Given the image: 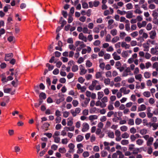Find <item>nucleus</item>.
<instances>
[{
	"label": "nucleus",
	"instance_id": "f257e3e1",
	"mask_svg": "<svg viewBox=\"0 0 158 158\" xmlns=\"http://www.w3.org/2000/svg\"><path fill=\"white\" fill-rule=\"evenodd\" d=\"M18 74V72L17 69L10 68V81L13 79L14 78L12 76L14 75L15 77H17Z\"/></svg>",
	"mask_w": 158,
	"mask_h": 158
},
{
	"label": "nucleus",
	"instance_id": "f03ea898",
	"mask_svg": "<svg viewBox=\"0 0 158 158\" xmlns=\"http://www.w3.org/2000/svg\"><path fill=\"white\" fill-rule=\"evenodd\" d=\"M89 128V126L88 124L87 123H85L83 124V128L81 131L82 132H85L88 130Z\"/></svg>",
	"mask_w": 158,
	"mask_h": 158
},
{
	"label": "nucleus",
	"instance_id": "7ed1b4c3",
	"mask_svg": "<svg viewBox=\"0 0 158 158\" xmlns=\"http://www.w3.org/2000/svg\"><path fill=\"white\" fill-rule=\"evenodd\" d=\"M17 77H15V79L11 82V84L15 88L16 87L18 84L19 81Z\"/></svg>",
	"mask_w": 158,
	"mask_h": 158
},
{
	"label": "nucleus",
	"instance_id": "20e7f679",
	"mask_svg": "<svg viewBox=\"0 0 158 158\" xmlns=\"http://www.w3.org/2000/svg\"><path fill=\"white\" fill-rule=\"evenodd\" d=\"M78 38L79 39L84 41L85 42H87V41L86 37L82 33H80L79 35Z\"/></svg>",
	"mask_w": 158,
	"mask_h": 158
},
{
	"label": "nucleus",
	"instance_id": "39448f33",
	"mask_svg": "<svg viewBox=\"0 0 158 158\" xmlns=\"http://www.w3.org/2000/svg\"><path fill=\"white\" fill-rule=\"evenodd\" d=\"M149 34L150 35V37L152 39H154L156 35V32L155 30H153L151 31Z\"/></svg>",
	"mask_w": 158,
	"mask_h": 158
},
{
	"label": "nucleus",
	"instance_id": "423d86ee",
	"mask_svg": "<svg viewBox=\"0 0 158 158\" xmlns=\"http://www.w3.org/2000/svg\"><path fill=\"white\" fill-rule=\"evenodd\" d=\"M112 56H113L114 59L115 60H118L121 59L120 56L117 55V53L116 52H114L112 54Z\"/></svg>",
	"mask_w": 158,
	"mask_h": 158
},
{
	"label": "nucleus",
	"instance_id": "0eeeda50",
	"mask_svg": "<svg viewBox=\"0 0 158 158\" xmlns=\"http://www.w3.org/2000/svg\"><path fill=\"white\" fill-rule=\"evenodd\" d=\"M10 80V76H8L7 78L6 77H3L1 81L2 82V83L5 84L8 81Z\"/></svg>",
	"mask_w": 158,
	"mask_h": 158
},
{
	"label": "nucleus",
	"instance_id": "6e6552de",
	"mask_svg": "<svg viewBox=\"0 0 158 158\" xmlns=\"http://www.w3.org/2000/svg\"><path fill=\"white\" fill-rule=\"evenodd\" d=\"M146 109V106L144 104L141 105L140 107H138V111H143L145 110Z\"/></svg>",
	"mask_w": 158,
	"mask_h": 158
},
{
	"label": "nucleus",
	"instance_id": "1a4fd4ad",
	"mask_svg": "<svg viewBox=\"0 0 158 158\" xmlns=\"http://www.w3.org/2000/svg\"><path fill=\"white\" fill-rule=\"evenodd\" d=\"M16 41V39L15 37L13 36L12 32H10V43H14Z\"/></svg>",
	"mask_w": 158,
	"mask_h": 158
},
{
	"label": "nucleus",
	"instance_id": "9d476101",
	"mask_svg": "<svg viewBox=\"0 0 158 158\" xmlns=\"http://www.w3.org/2000/svg\"><path fill=\"white\" fill-rule=\"evenodd\" d=\"M84 139L83 136L81 135H78L76 137V141L77 142H79L82 141Z\"/></svg>",
	"mask_w": 158,
	"mask_h": 158
},
{
	"label": "nucleus",
	"instance_id": "9b49d317",
	"mask_svg": "<svg viewBox=\"0 0 158 158\" xmlns=\"http://www.w3.org/2000/svg\"><path fill=\"white\" fill-rule=\"evenodd\" d=\"M39 97L40 98V99L41 100H42V99L41 98H42L43 99H45L46 98V95L45 93L42 92L40 93L39 95Z\"/></svg>",
	"mask_w": 158,
	"mask_h": 158
},
{
	"label": "nucleus",
	"instance_id": "f8f14e48",
	"mask_svg": "<svg viewBox=\"0 0 158 158\" xmlns=\"http://www.w3.org/2000/svg\"><path fill=\"white\" fill-rule=\"evenodd\" d=\"M121 46L122 47H125L126 49L129 48L130 46L129 44H127L125 42H123L122 43Z\"/></svg>",
	"mask_w": 158,
	"mask_h": 158
},
{
	"label": "nucleus",
	"instance_id": "ddd939ff",
	"mask_svg": "<svg viewBox=\"0 0 158 158\" xmlns=\"http://www.w3.org/2000/svg\"><path fill=\"white\" fill-rule=\"evenodd\" d=\"M98 98L99 100H100L104 96V94L102 92H98Z\"/></svg>",
	"mask_w": 158,
	"mask_h": 158
},
{
	"label": "nucleus",
	"instance_id": "4468645a",
	"mask_svg": "<svg viewBox=\"0 0 158 158\" xmlns=\"http://www.w3.org/2000/svg\"><path fill=\"white\" fill-rule=\"evenodd\" d=\"M158 49V46H156L155 48H152L151 49V53L152 54H156L157 52H158V51L156 50L154 52H153V50H156Z\"/></svg>",
	"mask_w": 158,
	"mask_h": 158
},
{
	"label": "nucleus",
	"instance_id": "2eb2a0df",
	"mask_svg": "<svg viewBox=\"0 0 158 158\" xmlns=\"http://www.w3.org/2000/svg\"><path fill=\"white\" fill-rule=\"evenodd\" d=\"M153 141V137H150L147 142V144L148 146H150L152 144V143Z\"/></svg>",
	"mask_w": 158,
	"mask_h": 158
},
{
	"label": "nucleus",
	"instance_id": "dca6fc26",
	"mask_svg": "<svg viewBox=\"0 0 158 158\" xmlns=\"http://www.w3.org/2000/svg\"><path fill=\"white\" fill-rule=\"evenodd\" d=\"M64 129L66 131H73L74 129V127L73 126L71 127H65L64 128Z\"/></svg>",
	"mask_w": 158,
	"mask_h": 158
},
{
	"label": "nucleus",
	"instance_id": "f3484780",
	"mask_svg": "<svg viewBox=\"0 0 158 158\" xmlns=\"http://www.w3.org/2000/svg\"><path fill=\"white\" fill-rule=\"evenodd\" d=\"M72 15H71L70 14L69 15V18L68 21V22L69 23H71L73 20V18L72 17Z\"/></svg>",
	"mask_w": 158,
	"mask_h": 158
},
{
	"label": "nucleus",
	"instance_id": "a211bd4d",
	"mask_svg": "<svg viewBox=\"0 0 158 158\" xmlns=\"http://www.w3.org/2000/svg\"><path fill=\"white\" fill-rule=\"evenodd\" d=\"M89 119L90 120H92L94 119H96L98 118V116L96 115H91L89 117Z\"/></svg>",
	"mask_w": 158,
	"mask_h": 158
},
{
	"label": "nucleus",
	"instance_id": "6ab92c4d",
	"mask_svg": "<svg viewBox=\"0 0 158 158\" xmlns=\"http://www.w3.org/2000/svg\"><path fill=\"white\" fill-rule=\"evenodd\" d=\"M142 121L141 119L137 118L135 120V123L137 125H139L142 122Z\"/></svg>",
	"mask_w": 158,
	"mask_h": 158
},
{
	"label": "nucleus",
	"instance_id": "aec40b11",
	"mask_svg": "<svg viewBox=\"0 0 158 158\" xmlns=\"http://www.w3.org/2000/svg\"><path fill=\"white\" fill-rule=\"evenodd\" d=\"M46 66L48 67L49 71L52 70L54 68V66L51 65L49 64L48 63L46 64Z\"/></svg>",
	"mask_w": 158,
	"mask_h": 158
},
{
	"label": "nucleus",
	"instance_id": "412c9836",
	"mask_svg": "<svg viewBox=\"0 0 158 158\" xmlns=\"http://www.w3.org/2000/svg\"><path fill=\"white\" fill-rule=\"evenodd\" d=\"M6 85H5L3 87L4 92L5 93H10V88H6Z\"/></svg>",
	"mask_w": 158,
	"mask_h": 158
},
{
	"label": "nucleus",
	"instance_id": "4be33fe9",
	"mask_svg": "<svg viewBox=\"0 0 158 158\" xmlns=\"http://www.w3.org/2000/svg\"><path fill=\"white\" fill-rule=\"evenodd\" d=\"M143 95L146 97H149L151 96V94L149 91H145L143 93Z\"/></svg>",
	"mask_w": 158,
	"mask_h": 158
},
{
	"label": "nucleus",
	"instance_id": "5701e85b",
	"mask_svg": "<svg viewBox=\"0 0 158 158\" xmlns=\"http://www.w3.org/2000/svg\"><path fill=\"white\" fill-rule=\"evenodd\" d=\"M143 140L141 139H139L136 141L137 144L139 145H141L143 143Z\"/></svg>",
	"mask_w": 158,
	"mask_h": 158
},
{
	"label": "nucleus",
	"instance_id": "b1692460",
	"mask_svg": "<svg viewBox=\"0 0 158 158\" xmlns=\"http://www.w3.org/2000/svg\"><path fill=\"white\" fill-rule=\"evenodd\" d=\"M144 75L146 78H148L150 77L151 74L149 72H146L144 73Z\"/></svg>",
	"mask_w": 158,
	"mask_h": 158
},
{
	"label": "nucleus",
	"instance_id": "393cba45",
	"mask_svg": "<svg viewBox=\"0 0 158 158\" xmlns=\"http://www.w3.org/2000/svg\"><path fill=\"white\" fill-rule=\"evenodd\" d=\"M143 47L144 48L143 49L144 51L148 52L149 51V46L147 45L146 44H143Z\"/></svg>",
	"mask_w": 158,
	"mask_h": 158
},
{
	"label": "nucleus",
	"instance_id": "a878e982",
	"mask_svg": "<svg viewBox=\"0 0 158 158\" xmlns=\"http://www.w3.org/2000/svg\"><path fill=\"white\" fill-rule=\"evenodd\" d=\"M78 70V67L77 65H74L72 67V70L73 72H76Z\"/></svg>",
	"mask_w": 158,
	"mask_h": 158
},
{
	"label": "nucleus",
	"instance_id": "bb28decb",
	"mask_svg": "<svg viewBox=\"0 0 158 158\" xmlns=\"http://www.w3.org/2000/svg\"><path fill=\"white\" fill-rule=\"evenodd\" d=\"M117 30L116 29H114L110 31V33L113 36H115L117 35Z\"/></svg>",
	"mask_w": 158,
	"mask_h": 158
},
{
	"label": "nucleus",
	"instance_id": "cd10ccee",
	"mask_svg": "<svg viewBox=\"0 0 158 158\" xmlns=\"http://www.w3.org/2000/svg\"><path fill=\"white\" fill-rule=\"evenodd\" d=\"M129 135L127 132H124L123 134H122L121 136L123 138H127L129 137Z\"/></svg>",
	"mask_w": 158,
	"mask_h": 158
},
{
	"label": "nucleus",
	"instance_id": "c85d7f7f",
	"mask_svg": "<svg viewBox=\"0 0 158 158\" xmlns=\"http://www.w3.org/2000/svg\"><path fill=\"white\" fill-rule=\"evenodd\" d=\"M129 143L128 140L126 139H123L121 142V143L123 145H127Z\"/></svg>",
	"mask_w": 158,
	"mask_h": 158
},
{
	"label": "nucleus",
	"instance_id": "c756f323",
	"mask_svg": "<svg viewBox=\"0 0 158 158\" xmlns=\"http://www.w3.org/2000/svg\"><path fill=\"white\" fill-rule=\"evenodd\" d=\"M58 151L60 152L61 153H64L66 152V150L64 148H60Z\"/></svg>",
	"mask_w": 158,
	"mask_h": 158
},
{
	"label": "nucleus",
	"instance_id": "7c9ffc66",
	"mask_svg": "<svg viewBox=\"0 0 158 158\" xmlns=\"http://www.w3.org/2000/svg\"><path fill=\"white\" fill-rule=\"evenodd\" d=\"M64 98L63 97H62L60 99H57L56 101V103L57 104H59L61 102L64 100Z\"/></svg>",
	"mask_w": 158,
	"mask_h": 158
},
{
	"label": "nucleus",
	"instance_id": "2f4dec72",
	"mask_svg": "<svg viewBox=\"0 0 158 158\" xmlns=\"http://www.w3.org/2000/svg\"><path fill=\"white\" fill-rule=\"evenodd\" d=\"M142 77V75L141 74H139L138 75H136L135 76V78L137 80H138L140 81H141V78Z\"/></svg>",
	"mask_w": 158,
	"mask_h": 158
},
{
	"label": "nucleus",
	"instance_id": "473e14b6",
	"mask_svg": "<svg viewBox=\"0 0 158 158\" xmlns=\"http://www.w3.org/2000/svg\"><path fill=\"white\" fill-rule=\"evenodd\" d=\"M149 124H150V127L151 126H152L154 128L153 129V130H155L157 128V127L156 123H152L150 122L149 123Z\"/></svg>",
	"mask_w": 158,
	"mask_h": 158
},
{
	"label": "nucleus",
	"instance_id": "72a5a7b5",
	"mask_svg": "<svg viewBox=\"0 0 158 158\" xmlns=\"http://www.w3.org/2000/svg\"><path fill=\"white\" fill-rule=\"evenodd\" d=\"M152 15L153 16L154 19H157L158 16V13L154 11H153Z\"/></svg>",
	"mask_w": 158,
	"mask_h": 158
},
{
	"label": "nucleus",
	"instance_id": "f704fd0d",
	"mask_svg": "<svg viewBox=\"0 0 158 158\" xmlns=\"http://www.w3.org/2000/svg\"><path fill=\"white\" fill-rule=\"evenodd\" d=\"M129 11L127 12V15L126 16V17L127 18H131L132 17V13L131 12H129Z\"/></svg>",
	"mask_w": 158,
	"mask_h": 158
},
{
	"label": "nucleus",
	"instance_id": "c9c22d12",
	"mask_svg": "<svg viewBox=\"0 0 158 158\" xmlns=\"http://www.w3.org/2000/svg\"><path fill=\"white\" fill-rule=\"evenodd\" d=\"M108 135L110 138H114V133L113 132H108Z\"/></svg>",
	"mask_w": 158,
	"mask_h": 158
},
{
	"label": "nucleus",
	"instance_id": "e433bc0d",
	"mask_svg": "<svg viewBox=\"0 0 158 158\" xmlns=\"http://www.w3.org/2000/svg\"><path fill=\"white\" fill-rule=\"evenodd\" d=\"M147 130L145 129H141L140 131V133L142 135H143L146 134L147 133Z\"/></svg>",
	"mask_w": 158,
	"mask_h": 158
},
{
	"label": "nucleus",
	"instance_id": "4c0bfd02",
	"mask_svg": "<svg viewBox=\"0 0 158 158\" xmlns=\"http://www.w3.org/2000/svg\"><path fill=\"white\" fill-rule=\"evenodd\" d=\"M121 130L123 131H126L127 130V127L126 126H123L120 127Z\"/></svg>",
	"mask_w": 158,
	"mask_h": 158
},
{
	"label": "nucleus",
	"instance_id": "58836bf2",
	"mask_svg": "<svg viewBox=\"0 0 158 158\" xmlns=\"http://www.w3.org/2000/svg\"><path fill=\"white\" fill-rule=\"evenodd\" d=\"M61 14L64 18H66L67 17L68 13L66 11L62 10L61 11Z\"/></svg>",
	"mask_w": 158,
	"mask_h": 158
},
{
	"label": "nucleus",
	"instance_id": "ea45409f",
	"mask_svg": "<svg viewBox=\"0 0 158 158\" xmlns=\"http://www.w3.org/2000/svg\"><path fill=\"white\" fill-rule=\"evenodd\" d=\"M53 137L54 138V142L56 143H59L60 140V139L59 137H55L54 135L53 136Z\"/></svg>",
	"mask_w": 158,
	"mask_h": 158
},
{
	"label": "nucleus",
	"instance_id": "a19ab883",
	"mask_svg": "<svg viewBox=\"0 0 158 158\" xmlns=\"http://www.w3.org/2000/svg\"><path fill=\"white\" fill-rule=\"evenodd\" d=\"M5 60L6 61H9L10 60V54H6V56L5 58Z\"/></svg>",
	"mask_w": 158,
	"mask_h": 158
},
{
	"label": "nucleus",
	"instance_id": "79ce46f5",
	"mask_svg": "<svg viewBox=\"0 0 158 158\" xmlns=\"http://www.w3.org/2000/svg\"><path fill=\"white\" fill-rule=\"evenodd\" d=\"M117 12L118 14H119L121 15H125L126 13H127V12L125 11H121L119 10H117Z\"/></svg>",
	"mask_w": 158,
	"mask_h": 158
},
{
	"label": "nucleus",
	"instance_id": "37998d69",
	"mask_svg": "<svg viewBox=\"0 0 158 158\" xmlns=\"http://www.w3.org/2000/svg\"><path fill=\"white\" fill-rule=\"evenodd\" d=\"M119 40V37L118 36L114 37L112 40V42L115 43Z\"/></svg>",
	"mask_w": 158,
	"mask_h": 158
},
{
	"label": "nucleus",
	"instance_id": "c03bdc74",
	"mask_svg": "<svg viewBox=\"0 0 158 158\" xmlns=\"http://www.w3.org/2000/svg\"><path fill=\"white\" fill-rule=\"evenodd\" d=\"M85 81V79L83 78L82 77H79L78 79V81L80 83H83L84 81Z\"/></svg>",
	"mask_w": 158,
	"mask_h": 158
},
{
	"label": "nucleus",
	"instance_id": "a18cd8bd",
	"mask_svg": "<svg viewBox=\"0 0 158 158\" xmlns=\"http://www.w3.org/2000/svg\"><path fill=\"white\" fill-rule=\"evenodd\" d=\"M126 7L127 9L130 10L132 8L133 6L131 3H129L126 5Z\"/></svg>",
	"mask_w": 158,
	"mask_h": 158
},
{
	"label": "nucleus",
	"instance_id": "49530a36",
	"mask_svg": "<svg viewBox=\"0 0 158 158\" xmlns=\"http://www.w3.org/2000/svg\"><path fill=\"white\" fill-rule=\"evenodd\" d=\"M92 63L89 60L87 61L86 63V66L90 67L92 66Z\"/></svg>",
	"mask_w": 158,
	"mask_h": 158
},
{
	"label": "nucleus",
	"instance_id": "de8ad7c7",
	"mask_svg": "<svg viewBox=\"0 0 158 158\" xmlns=\"http://www.w3.org/2000/svg\"><path fill=\"white\" fill-rule=\"evenodd\" d=\"M131 35L134 38L138 35V32L137 31L134 32L131 34Z\"/></svg>",
	"mask_w": 158,
	"mask_h": 158
},
{
	"label": "nucleus",
	"instance_id": "09e8293b",
	"mask_svg": "<svg viewBox=\"0 0 158 158\" xmlns=\"http://www.w3.org/2000/svg\"><path fill=\"white\" fill-rule=\"evenodd\" d=\"M139 116L142 118H144L146 116V114L145 112H142L139 113Z\"/></svg>",
	"mask_w": 158,
	"mask_h": 158
},
{
	"label": "nucleus",
	"instance_id": "8fccbe9b",
	"mask_svg": "<svg viewBox=\"0 0 158 158\" xmlns=\"http://www.w3.org/2000/svg\"><path fill=\"white\" fill-rule=\"evenodd\" d=\"M83 156L84 157H87L89 156V153L88 152H84L82 154Z\"/></svg>",
	"mask_w": 158,
	"mask_h": 158
},
{
	"label": "nucleus",
	"instance_id": "3c124183",
	"mask_svg": "<svg viewBox=\"0 0 158 158\" xmlns=\"http://www.w3.org/2000/svg\"><path fill=\"white\" fill-rule=\"evenodd\" d=\"M152 28V25L151 23H148L146 29L148 31L151 30Z\"/></svg>",
	"mask_w": 158,
	"mask_h": 158
},
{
	"label": "nucleus",
	"instance_id": "603ef678",
	"mask_svg": "<svg viewBox=\"0 0 158 158\" xmlns=\"http://www.w3.org/2000/svg\"><path fill=\"white\" fill-rule=\"evenodd\" d=\"M50 124L49 123H44V124L43 125V126H42V127L43 129H44V127L45 128H48Z\"/></svg>",
	"mask_w": 158,
	"mask_h": 158
},
{
	"label": "nucleus",
	"instance_id": "864d4df0",
	"mask_svg": "<svg viewBox=\"0 0 158 158\" xmlns=\"http://www.w3.org/2000/svg\"><path fill=\"white\" fill-rule=\"evenodd\" d=\"M130 132L132 134H135L136 132V130L134 127H132L130 129Z\"/></svg>",
	"mask_w": 158,
	"mask_h": 158
},
{
	"label": "nucleus",
	"instance_id": "5fc2aeb1",
	"mask_svg": "<svg viewBox=\"0 0 158 158\" xmlns=\"http://www.w3.org/2000/svg\"><path fill=\"white\" fill-rule=\"evenodd\" d=\"M111 36L110 34H108L106 36V42H110V40Z\"/></svg>",
	"mask_w": 158,
	"mask_h": 158
},
{
	"label": "nucleus",
	"instance_id": "6e6d98bb",
	"mask_svg": "<svg viewBox=\"0 0 158 158\" xmlns=\"http://www.w3.org/2000/svg\"><path fill=\"white\" fill-rule=\"evenodd\" d=\"M46 83L48 86H49L51 85V81L50 79L48 77H47L46 79Z\"/></svg>",
	"mask_w": 158,
	"mask_h": 158
},
{
	"label": "nucleus",
	"instance_id": "4d7b16f0",
	"mask_svg": "<svg viewBox=\"0 0 158 158\" xmlns=\"http://www.w3.org/2000/svg\"><path fill=\"white\" fill-rule=\"evenodd\" d=\"M55 56L57 57H59L61 54L60 52L58 51H56L54 52Z\"/></svg>",
	"mask_w": 158,
	"mask_h": 158
},
{
	"label": "nucleus",
	"instance_id": "13d9d810",
	"mask_svg": "<svg viewBox=\"0 0 158 158\" xmlns=\"http://www.w3.org/2000/svg\"><path fill=\"white\" fill-rule=\"evenodd\" d=\"M101 101L103 103L106 102L108 101V98L106 96L104 97L101 99Z\"/></svg>",
	"mask_w": 158,
	"mask_h": 158
},
{
	"label": "nucleus",
	"instance_id": "bf43d9fd",
	"mask_svg": "<svg viewBox=\"0 0 158 158\" xmlns=\"http://www.w3.org/2000/svg\"><path fill=\"white\" fill-rule=\"evenodd\" d=\"M110 82V79L109 78L105 79L104 80V83L106 85H109Z\"/></svg>",
	"mask_w": 158,
	"mask_h": 158
},
{
	"label": "nucleus",
	"instance_id": "052dcab7",
	"mask_svg": "<svg viewBox=\"0 0 158 158\" xmlns=\"http://www.w3.org/2000/svg\"><path fill=\"white\" fill-rule=\"evenodd\" d=\"M95 76L96 78L98 79L102 77V74L100 72H98L96 73Z\"/></svg>",
	"mask_w": 158,
	"mask_h": 158
},
{
	"label": "nucleus",
	"instance_id": "680f3d73",
	"mask_svg": "<svg viewBox=\"0 0 158 158\" xmlns=\"http://www.w3.org/2000/svg\"><path fill=\"white\" fill-rule=\"evenodd\" d=\"M115 135L117 137L120 136L121 135L120 131L118 130H116L115 131Z\"/></svg>",
	"mask_w": 158,
	"mask_h": 158
},
{
	"label": "nucleus",
	"instance_id": "e2e57ef3",
	"mask_svg": "<svg viewBox=\"0 0 158 158\" xmlns=\"http://www.w3.org/2000/svg\"><path fill=\"white\" fill-rule=\"evenodd\" d=\"M128 123L129 125H134V121L133 119H130L128 120Z\"/></svg>",
	"mask_w": 158,
	"mask_h": 158
},
{
	"label": "nucleus",
	"instance_id": "0e129e2a",
	"mask_svg": "<svg viewBox=\"0 0 158 158\" xmlns=\"http://www.w3.org/2000/svg\"><path fill=\"white\" fill-rule=\"evenodd\" d=\"M72 103L74 106L76 107L78 104V102L77 100H73L72 102Z\"/></svg>",
	"mask_w": 158,
	"mask_h": 158
},
{
	"label": "nucleus",
	"instance_id": "69168bd1",
	"mask_svg": "<svg viewBox=\"0 0 158 158\" xmlns=\"http://www.w3.org/2000/svg\"><path fill=\"white\" fill-rule=\"evenodd\" d=\"M107 153L106 151H102L101 152V156L102 157H105L107 156Z\"/></svg>",
	"mask_w": 158,
	"mask_h": 158
},
{
	"label": "nucleus",
	"instance_id": "338daca9",
	"mask_svg": "<svg viewBox=\"0 0 158 158\" xmlns=\"http://www.w3.org/2000/svg\"><path fill=\"white\" fill-rule=\"evenodd\" d=\"M74 74L72 73H69L67 76L68 79H70L73 77V76Z\"/></svg>",
	"mask_w": 158,
	"mask_h": 158
},
{
	"label": "nucleus",
	"instance_id": "774afa93",
	"mask_svg": "<svg viewBox=\"0 0 158 158\" xmlns=\"http://www.w3.org/2000/svg\"><path fill=\"white\" fill-rule=\"evenodd\" d=\"M100 43V41L99 40H96L94 43V45L95 46H98Z\"/></svg>",
	"mask_w": 158,
	"mask_h": 158
}]
</instances>
